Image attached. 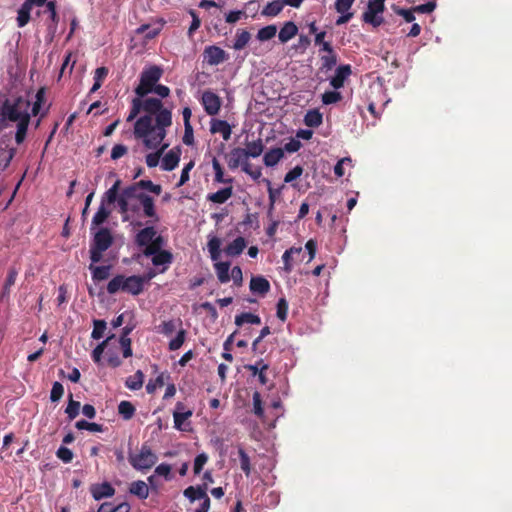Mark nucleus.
<instances>
[{
    "mask_svg": "<svg viewBox=\"0 0 512 512\" xmlns=\"http://www.w3.org/2000/svg\"><path fill=\"white\" fill-rule=\"evenodd\" d=\"M145 190L158 196L162 192V187L151 180H140L122 190L118 206L124 222L129 221L140 227L143 223L136 221L139 217L149 218L151 223L160 221L154 199L145 193Z\"/></svg>",
    "mask_w": 512,
    "mask_h": 512,
    "instance_id": "nucleus-1",
    "label": "nucleus"
},
{
    "mask_svg": "<svg viewBox=\"0 0 512 512\" xmlns=\"http://www.w3.org/2000/svg\"><path fill=\"white\" fill-rule=\"evenodd\" d=\"M172 125V113L170 110L162 111L158 116L144 115L138 118L134 124V136L140 139L149 150L161 148L165 151L169 143H164L167 128Z\"/></svg>",
    "mask_w": 512,
    "mask_h": 512,
    "instance_id": "nucleus-2",
    "label": "nucleus"
},
{
    "mask_svg": "<svg viewBox=\"0 0 512 512\" xmlns=\"http://www.w3.org/2000/svg\"><path fill=\"white\" fill-rule=\"evenodd\" d=\"M31 101L24 97H18L14 100H5L0 109V122H15L17 129L15 141L22 144L26 138L28 126L31 120L30 113Z\"/></svg>",
    "mask_w": 512,
    "mask_h": 512,
    "instance_id": "nucleus-3",
    "label": "nucleus"
},
{
    "mask_svg": "<svg viewBox=\"0 0 512 512\" xmlns=\"http://www.w3.org/2000/svg\"><path fill=\"white\" fill-rule=\"evenodd\" d=\"M145 278L142 276H124L117 275L113 277L107 284V292L109 294H116L119 291L126 292L132 295H139L144 288Z\"/></svg>",
    "mask_w": 512,
    "mask_h": 512,
    "instance_id": "nucleus-4",
    "label": "nucleus"
},
{
    "mask_svg": "<svg viewBox=\"0 0 512 512\" xmlns=\"http://www.w3.org/2000/svg\"><path fill=\"white\" fill-rule=\"evenodd\" d=\"M221 240L213 235H208L207 249L210 258L213 261V267L220 283H227L230 281V263L228 261H219L221 256Z\"/></svg>",
    "mask_w": 512,
    "mask_h": 512,
    "instance_id": "nucleus-5",
    "label": "nucleus"
},
{
    "mask_svg": "<svg viewBox=\"0 0 512 512\" xmlns=\"http://www.w3.org/2000/svg\"><path fill=\"white\" fill-rule=\"evenodd\" d=\"M157 332L165 336H171L174 332H177L176 336L169 342V350L176 351L184 343L186 337V331L182 328V321L180 319H170L162 322L157 327Z\"/></svg>",
    "mask_w": 512,
    "mask_h": 512,
    "instance_id": "nucleus-6",
    "label": "nucleus"
},
{
    "mask_svg": "<svg viewBox=\"0 0 512 512\" xmlns=\"http://www.w3.org/2000/svg\"><path fill=\"white\" fill-rule=\"evenodd\" d=\"M157 459V455L146 444L141 446L138 453L129 455L131 466L138 471L151 469L156 464Z\"/></svg>",
    "mask_w": 512,
    "mask_h": 512,
    "instance_id": "nucleus-7",
    "label": "nucleus"
},
{
    "mask_svg": "<svg viewBox=\"0 0 512 512\" xmlns=\"http://www.w3.org/2000/svg\"><path fill=\"white\" fill-rule=\"evenodd\" d=\"M162 69L158 66H151L141 73L140 83L135 89V93L139 97H144L152 92L153 87L162 76Z\"/></svg>",
    "mask_w": 512,
    "mask_h": 512,
    "instance_id": "nucleus-8",
    "label": "nucleus"
},
{
    "mask_svg": "<svg viewBox=\"0 0 512 512\" xmlns=\"http://www.w3.org/2000/svg\"><path fill=\"white\" fill-rule=\"evenodd\" d=\"M162 247L163 246L155 245L143 250V254L147 257H151L152 264L160 268L159 271L161 273L167 270L173 258L172 254L169 251L162 250Z\"/></svg>",
    "mask_w": 512,
    "mask_h": 512,
    "instance_id": "nucleus-9",
    "label": "nucleus"
},
{
    "mask_svg": "<svg viewBox=\"0 0 512 512\" xmlns=\"http://www.w3.org/2000/svg\"><path fill=\"white\" fill-rule=\"evenodd\" d=\"M385 10L384 2L381 0H369L367 9L363 13L362 19L365 23L373 27H379L383 21V12Z\"/></svg>",
    "mask_w": 512,
    "mask_h": 512,
    "instance_id": "nucleus-10",
    "label": "nucleus"
},
{
    "mask_svg": "<svg viewBox=\"0 0 512 512\" xmlns=\"http://www.w3.org/2000/svg\"><path fill=\"white\" fill-rule=\"evenodd\" d=\"M135 243L139 247L148 248L150 246H163L164 239L162 236L158 235L157 230L154 226H146L142 228L135 236Z\"/></svg>",
    "mask_w": 512,
    "mask_h": 512,
    "instance_id": "nucleus-11",
    "label": "nucleus"
},
{
    "mask_svg": "<svg viewBox=\"0 0 512 512\" xmlns=\"http://www.w3.org/2000/svg\"><path fill=\"white\" fill-rule=\"evenodd\" d=\"M203 59L208 65L216 66L228 60L229 55L222 48L216 45H210L205 47Z\"/></svg>",
    "mask_w": 512,
    "mask_h": 512,
    "instance_id": "nucleus-12",
    "label": "nucleus"
},
{
    "mask_svg": "<svg viewBox=\"0 0 512 512\" xmlns=\"http://www.w3.org/2000/svg\"><path fill=\"white\" fill-rule=\"evenodd\" d=\"M201 104L208 115L215 116L219 113L222 102L216 93L206 90L202 93Z\"/></svg>",
    "mask_w": 512,
    "mask_h": 512,
    "instance_id": "nucleus-13",
    "label": "nucleus"
},
{
    "mask_svg": "<svg viewBox=\"0 0 512 512\" xmlns=\"http://www.w3.org/2000/svg\"><path fill=\"white\" fill-rule=\"evenodd\" d=\"M43 12L48 13L50 23L47 24V33L52 40L56 34L57 31V25L59 22V16L57 14V4L56 1H49L46 3V8Z\"/></svg>",
    "mask_w": 512,
    "mask_h": 512,
    "instance_id": "nucleus-14",
    "label": "nucleus"
},
{
    "mask_svg": "<svg viewBox=\"0 0 512 512\" xmlns=\"http://www.w3.org/2000/svg\"><path fill=\"white\" fill-rule=\"evenodd\" d=\"M248 157L246 155V152L244 148H233L228 156L227 164L228 167L232 170L241 167L243 168L247 164H249Z\"/></svg>",
    "mask_w": 512,
    "mask_h": 512,
    "instance_id": "nucleus-15",
    "label": "nucleus"
},
{
    "mask_svg": "<svg viewBox=\"0 0 512 512\" xmlns=\"http://www.w3.org/2000/svg\"><path fill=\"white\" fill-rule=\"evenodd\" d=\"M352 74L351 66L346 65H340L336 68L335 74L330 79V85L335 90H338L342 88L345 84V81L350 77Z\"/></svg>",
    "mask_w": 512,
    "mask_h": 512,
    "instance_id": "nucleus-16",
    "label": "nucleus"
},
{
    "mask_svg": "<svg viewBox=\"0 0 512 512\" xmlns=\"http://www.w3.org/2000/svg\"><path fill=\"white\" fill-rule=\"evenodd\" d=\"M180 157L181 149L179 147L172 148L163 156L161 161V169L163 171L174 170L180 162Z\"/></svg>",
    "mask_w": 512,
    "mask_h": 512,
    "instance_id": "nucleus-17",
    "label": "nucleus"
},
{
    "mask_svg": "<svg viewBox=\"0 0 512 512\" xmlns=\"http://www.w3.org/2000/svg\"><path fill=\"white\" fill-rule=\"evenodd\" d=\"M92 497L99 501L104 498L112 497L115 494V489L109 482L93 484L90 488Z\"/></svg>",
    "mask_w": 512,
    "mask_h": 512,
    "instance_id": "nucleus-18",
    "label": "nucleus"
},
{
    "mask_svg": "<svg viewBox=\"0 0 512 512\" xmlns=\"http://www.w3.org/2000/svg\"><path fill=\"white\" fill-rule=\"evenodd\" d=\"M113 242L112 235L107 228L99 229L93 239L92 246L99 248V250H107Z\"/></svg>",
    "mask_w": 512,
    "mask_h": 512,
    "instance_id": "nucleus-19",
    "label": "nucleus"
},
{
    "mask_svg": "<svg viewBox=\"0 0 512 512\" xmlns=\"http://www.w3.org/2000/svg\"><path fill=\"white\" fill-rule=\"evenodd\" d=\"M192 416L191 410H184V405L181 402L176 404V409L173 413L174 427L180 431H186L184 422Z\"/></svg>",
    "mask_w": 512,
    "mask_h": 512,
    "instance_id": "nucleus-20",
    "label": "nucleus"
},
{
    "mask_svg": "<svg viewBox=\"0 0 512 512\" xmlns=\"http://www.w3.org/2000/svg\"><path fill=\"white\" fill-rule=\"evenodd\" d=\"M210 132L212 134H221L223 140L227 141L231 137L232 129L227 121L212 119L210 122Z\"/></svg>",
    "mask_w": 512,
    "mask_h": 512,
    "instance_id": "nucleus-21",
    "label": "nucleus"
},
{
    "mask_svg": "<svg viewBox=\"0 0 512 512\" xmlns=\"http://www.w3.org/2000/svg\"><path fill=\"white\" fill-rule=\"evenodd\" d=\"M142 109L148 113L147 115H151L152 117H156L162 111L167 110L166 108H163L161 100L157 98H147L142 101Z\"/></svg>",
    "mask_w": 512,
    "mask_h": 512,
    "instance_id": "nucleus-22",
    "label": "nucleus"
},
{
    "mask_svg": "<svg viewBox=\"0 0 512 512\" xmlns=\"http://www.w3.org/2000/svg\"><path fill=\"white\" fill-rule=\"evenodd\" d=\"M250 290L254 294L265 295L270 290V283L262 276L252 277L250 280Z\"/></svg>",
    "mask_w": 512,
    "mask_h": 512,
    "instance_id": "nucleus-23",
    "label": "nucleus"
},
{
    "mask_svg": "<svg viewBox=\"0 0 512 512\" xmlns=\"http://www.w3.org/2000/svg\"><path fill=\"white\" fill-rule=\"evenodd\" d=\"M298 33L297 25L292 21H287L281 27L278 38L281 43H287L292 38H294Z\"/></svg>",
    "mask_w": 512,
    "mask_h": 512,
    "instance_id": "nucleus-24",
    "label": "nucleus"
},
{
    "mask_svg": "<svg viewBox=\"0 0 512 512\" xmlns=\"http://www.w3.org/2000/svg\"><path fill=\"white\" fill-rule=\"evenodd\" d=\"M246 246V240L243 237L239 236L225 247L224 252L227 256L235 257L240 255L244 251Z\"/></svg>",
    "mask_w": 512,
    "mask_h": 512,
    "instance_id": "nucleus-25",
    "label": "nucleus"
},
{
    "mask_svg": "<svg viewBox=\"0 0 512 512\" xmlns=\"http://www.w3.org/2000/svg\"><path fill=\"white\" fill-rule=\"evenodd\" d=\"M284 157V150L282 148H273L268 150L263 157V162L267 167L277 165Z\"/></svg>",
    "mask_w": 512,
    "mask_h": 512,
    "instance_id": "nucleus-26",
    "label": "nucleus"
},
{
    "mask_svg": "<svg viewBox=\"0 0 512 512\" xmlns=\"http://www.w3.org/2000/svg\"><path fill=\"white\" fill-rule=\"evenodd\" d=\"M233 194V189L231 186L222 188L215 193H210L207 195V200L216 204H223L229 198H231Z\"/></svg>",
    "mask_w": 512,
    "mask_h": 512,
    "instance_id": "nucleus-27",
    "label": "nucleus"
},
{
    "mask_svg": "<svg viewBox=\"0 0 512 512\" xmlns=\"http://www.w3.org/2000/svg\"><path fill=\"white\" fill-rule=\"evenodd\" d=\"M284 7L283 0H274L263 7L261 15L265 17H276L282 12Z\"/></svg>",
    "mask_w": 512,
    "mask_h": 512,
    "instance_id": "nucleus-28",
    "label": "nucleus"
},
{
    "mask_svg": "<svg viewBox=\"0 0 512 512\" xmlns=\"http://www.w3.org/2000/svg\"><path fill=\"white\" fill-rule=\"evenodd\" d=\"M206 485L205 486H189L184 490V496L188 498L191 502H194L196 500H203L205 497H207L206 493Z\"/></svg>",
    "mask_w": 512,
    "mask_h": 512,
    "instance_id": "nucleus-29",
    "label": "nucleus"
},
{
    "mask_svg": "<svg viewBox=\"0 0 512 512\" xmlns=\"http://www.w3.org/2000/svg\"><path fill=\"white\" fill-rule=\"evenodd\" d=\"M244 150L246 152L248 159L259 157L264 150V144L262 139L258 138L255 141L248 142Z\"/></svg>",
    "mask_w": 512,
    "mask_h": 512,
    "instance_id": "nucleus-30",
    "label": "nucleus"
},
{
    "mask_svg": "<svg viewBox=\"0 0 512 512\" xmlns=\"http://www.w3.org/2000/svg\"><path fill=\"white\" fill-rule=\"evenodd\" d=\"M322 122L323 115L318 109H311L304 116V123L308 127H319Z\"/></svg>",
    "mask_w": 512,
    "mask_h": 512,
    "instance_id": "nucleus-31",
    "label": "nucleus"
},
{
    "mask_svg": "<svg viewBox=\"0 0 512 512\" xmlns=\"http://www.w3.org/2000/svg\"><path fill=\"white\" fill-rule=\"evenodd\" d=\"M129 492L140 499H146L149 496L148 484L142 480H137L131 483Z\"/></svg>",
    "mask_w": 512,
    "mask_h": 512,
    "instance_id": "nucleus-32",
    "label": "nucleus"
},
{
    "mask_svg": "<svg viewBox=\"0 0 512 512\" xmlns=\"http://www.w3.org/2000/svg\"><path fill=\"white\" fill-rule=\"evenodd\" d=\"M144 382V374L141 370H137L134 375L129 376L125 381V386L136 391L142 388Z\"/></svg>",
    "mask_w": 512,
    "mask_h": 512,
    "instance_id": "nucleus-33",
    "label": "nucleus"
},
{
    "mask_svg": "<svg viewBox=\"0 0 512 512\" xmlns=\"http://www.w3.org/2000/svg\"><path fill=\"white\" fill-rule=\"evenodd\" d=\"M302 253L301 247H291L290 249H287L283 255L282 260L284 263L283 270L286 273H290L293 269L292 259L294 254H300Z\"/></svg>",
    "mask_w": 512,
    "mask_h": 512,
    "instance_id": "nucleus-34",
    "label": "nucleus"
},
{
    "mask_svg": "<svg viewBox=\"0 0 512 512\" xmlns=\"http://www.w3.org/2000/svg\"><path fill=\"white\" fill-rule=\"evenodd\" d=\"M110 210L107 209V207L105 206V203L103 201H101V204L100 206L98 207L96 213L94 214L93 218H92V227H97L101 224H103L107 218L109 217L110 215Z\"/></svg>",
    "mask_w": 512,
    "mask_h": 512,
    "instance_id": "nucleus-35",
    "label": "nucleus"
},
{
    "mask_svg": "<svg viewBox=\"0 0 512 512\" xmlns=\"http://www.w3.org/2000/svg\"><path fill=\"white\" fill-rule=\"evenodd\" d=\"M89 270L92 273V278L94 281H102L109 277L110 275V266H94L90 264Z\"/></svg>",
    "mask_w": 512,
    "mask_h": 512,
    "instance_id": "nucleus-36",
    "label": "nucleus"
},
{
    "mask_svg": "<svg viewBox=\"0 0 512 512\" xmlns=\"http://www.w3.org/2000/svg\"><path fill=\"white\" fill-rule=\"evenodd\" d=\"M251 34L246 30H238L235 35L233 49L242 50L250 41Z\"/></svg>",
    "mask_w": 512,
    "mask_h": 512,
    "instance_id": "nucleus-37",
    "label": "nucleus"
},
{
    "mask_svg": "<svg viewBox=\"0 0 512 512\" xmlns=\"http://www.w3.org/2000/svg\"><path fill=\"white\" fill-rule=\"evenodd\" d=\"M254 324L259 325L261 323V319L258 315L252 313H242L235 317V324L238 326H242L243 324Z\"/></svg>",
    "mask_w": 512,
    "mask_h": 512,
    "instance_id": "nucleus-38",
    "label": "nucleus"
},
{
    "mask_svg": "<svg viewBox=\"0 0 512 512\" xmlns=\"http://www.w3.org/2000/svg\"><path fill=\"white\" fill-rule=\"evenodd\" d=\"M212 168H213V171H214V180H215V182H217V183H228V184L232 183V181H233L232 178H224L223 168H222L220 162L216 158H213V160H212Z\"/></svg>",
    "mask_w": 512,
    "mask_h": 512,
    "instance_id": "nucleus-39",
    "label": "nucleus"
},
{
    "mask_svg": "<svg viewBox=\"0 0 512 512\" xmlns=\"http://www.w3.org/2000/svg\"><path fill=\"white\" fill-rule=\"evenodd\" d=\"M118 413L124 420H129L135 414V407L129 401H121L118 405Z\"/></svg>",
    "mask_w": 512,
    "mask_h": 512,
    "instance_id": "nucleus-40",
    "label": "nucleus"
},
{
    "mask_svg": "<svg viewBox=\"0 0 512 512\" xmlns=\"http://www.w3.org/2000/svg\"><path fill=\"white\" fill-rule=\"evenodd\" d=\"M276 25H268L258 30L257 39L261 42L268 41L276 36Z\"/></svg>",
    "mask_w": 512,
    "mask_h": 512,
    "instance_id": "nucleus-41",
    "label": "nucleus"
},
{
    "mask_svg": "<svg viewBox=\"0 0 512 512\" xmlns=\"http://www.w3.org/2000/svg\"><path fill=\"white\" fill-rule=\"evenodd\" d=\"M108 75V69L106 67H99L94 73V84L90 90V93L96 92L102 85L103 80Z\"/></svg>",
    "mask_w": 512,
    "mask_h": 512,
    "instance_id": "nucleus-42",
    "label": "nucleus"
},
{
    "mask_svg": "<svg viewBox=\"0 0 512 512\" xmlns=\"http://www.w3.org/2000/svg\"><path fill=\"white\" fill-rule=\"evenodd\" d=\"M129 330H126L119 339V344L122 348L123 357L128 358L132 356L131 339L128 337Z\"/></svg>",
    "mask_w": 512,
    "mask_h": 512,
    "instance_id": "nucleus-43",
    "label": "nucleus"
},
{
    "mask_svg": "<svg viewBox=\"0 0 512 512\" xmlns=\"http://www.w3.org/2000/svg\"><path fill=\"white\" fill-rule=\"evenodd\" d=\"M342 100V95L340 92L334 91H326L321 96V101L324 105L335 104Z\"/></svg>",
    "mask_w": 512,
    "mask_h": 512,
    "instance_id": "nucleus-44",
    "label": "nucleus"
},
{
    "mask_svg": "<svg viewBox=\"0 0 512 512\" xmlns=\"http://www.w3.org/2000/svg\"><path fill=\"white\" fill-rule=\"evenodd\" d=\"M78 430H88L90 432H102V425L94 422H88L86 420H79L75 424Z\"/></svg>",
    "mask_w": 512,
    "mask_h": 512,
    "instance_id": "nucleus-45",
    "label": "nucleus"
},
{
    "mask_svg": "<svg viewBox=\"0 0 512 512\" xmlns=\"http://www.w3.org/2000/svg\"><path fill=\"white\" fill-rule=\"evenodd\" d=\"M194 166H195L194 160H190L187 164L184 165V167L181 171L180 179L176 185L177 187H181L189 181L190 172L194 168Z\"/></svg>",
    "mask_w": 512,
    "mask_h": 512,
    "instance_id": "nucleus-46",
    "label": "nucleus"
},
{
    "mask_svg": "<svg viewBox=\"0 0 512 512\" xmlns=\"http://www.w3.org/2000/svg\"><path fill=\"white\" fill-rule=\"evenodd\" d=\"M120 180H117L112 187H110L104 194V197L102 199L103 202L107 201L109 204L114 203L116 200L118 201L119 197L117 198L118 189L120 186Z\"/></svg>",
    "mask_w": 512,
    "mask_h": 512,
    "instance_id": "nucleus-47",
    "label": "nucleus"
},
{
    "mask_svg": "<svg viewBox=\"0 0 512 512\" xmlns=\"http://www.w3.org/2000/svg\"><path fill=\"white\" fill-rule=\"evenodd\" d=\"M322 68L326 70L332 69L337 63V55L334 51L321 55Z\"/></svg>",
    "mask_w": 512,
    "mask_h": 512,
    "instance_id": "nucleus-48",
    "label": "nucleus"
},
{
    "mask_svg": "<svg viewBox=\"0 0 512 512\" xmlns=\"http://www.w3.org/2000/svg\"><path fill=\"white\" fill-rule=\"evenodd\" d=\"M238 454L240 458V467L242 471L246 474V476H249L251 473L250 458L242 448H239Z\"/></svg>",
    "mask_w": 512,
    "mask_h": 512,
    "instance_id": "nucleus-49",
    "label": "nucleus"
},
{
    "mask_svg": "<svg viewBox=\"0 0 512 512\" xmlns=\"http://www.w3.org/2000/svg\"><path fill=\"white\" fill-rule=\"evenodd\" d=\"M17 275H18V270L14 267H11L9 269L8 276H7L5 284L3 286V295L9 294L10 288L15 284Z\"/></svg>",
    "mask_w": 512,
    "mask_h": 512,
    "instance_id": "nucleus-50",
    "label": "nucleus"
},
{
    "mask_svg": "<svg viewBox=\"0 0 512 512\" xmlns=\"http://www.w3.org/2000/svg\"><path fill=\"white\" fill-rule=\"evenodd\" d=\"M44 94H45L44 93V89H40V90L37 91L36 96H35L36 99L30 105L31 117L32 116H36L39 113L41 105H42V103L44 101Z\"/></svg>",
    "mask_w": 512,
    "mask_h": 512,
    "instance_id": "nucleus-51",
    "label": "nucleus"
},
{
    "mask_svg": "<svg viewBox=\"0 0 512 512\" xmlns=\"http://www.w3.org/2000/svg\"><path fill=\"white\" fill-rule=\"evenodd\" d=\"M276 315L282 321H286L288 315V302L285 298H280L277 302Z\"/></svg>",
    "mask_w": 512,
    "mask_h": 512,
    "instance_id": "nucleus-52",
    "label": "nucleus"
},
{
    "mask_svg": "<svg viewBox=\"0 0 512 512\" xmlns=\"http://www.w3.org/2000/svg\"><path fill=\"white\" fill-rule=\"evenodd\" d=\"M105 330H106V322L104 320H94L91 337L93 339L98 340L103 337Z\"/></svg>",
    "mask_w": 512,
    "mask_h": 512,
    "instance_id": "nucleus-53",
    "label": "nucleus"
},
{
    "mask_svg": "<svg viewBox=\"0 0 512 512\" xmlns=\"http://www.w3.org/2000/svg\"><path fill=\"white\" fill-rule=\"evenodd\" d=\"M15 154V148H9L7 151H3L0 155V168L6 169L9 166Z\"/></svg>",
    "mask_w": 512,
    "mask_h": 512,
    "instance_id": "nucleus-54",
    "label": "nucleus"
},
{
    "mask_svg": "<svg viewBox=\"0 0 512 512\" xmlns=\"http://www.w3.org/2000/svg\"><path fill=\"white\" fill-rule=\"evenodd\" d=\"M142 97H137L132 100V107L130 110V113L127 117V121L130 122L136 118V116L139 114L140 110L142 109Z\"/></svg>",
    "mask_w": 512,
    "mask_h": 512,
    "instance_id": "nucleus-55",
    "label": "nucleus"
},
{
    "mask_svg": "<svg viewBox=\"0 0 512 512\" xmlns=\"http://www.w3.org/2000/svg\"><path fill=\"white\" fill-rule=\"evenodd\" d=\"M64 393L63 385L60 382H54L52 385V389L50 392V400L52 402H57L61 399Z\"/></svg>",
    "mask_w": 512,
    "mask_h": 512,
    "instance_id": "nucleus-56",
    "label": "nucleus"
},
{
    "mask_svg": "<svg viewBox=\"0 0 512 512\" xmlns=\"http://www.w3.org/2000/svg\"><path fill=\"white\" fill-rule=\"evenodd\" d=\"M79 409L80 403L71 398L68 402L65 413L68 415V418L72 420L79 414Z\"/></svg>",
    "mask_w": 512,
    "mask_h": 512,
    "instance_id": "nucleus-57",
    "label": "nucleus"
},
{
    "mask_svg": "<svg viewBox=\"0 0 512 512\" xmlns=\"http://www.w3.org/2000/svg\"><path fill=\"white\" fill-rule=\"evenodd\" d=\"M208 461V455L206 453H200L196 456L195 460H194V465H193V470H194V473L195 474H199L204 465L207 463Z\"/></svg>",
    "mask_w": 512,
    "mask_h": 512,
    "instance_id": "nucleus-58",
    "label": "nucleus"
},
{
    "mask_svg": "<svg viewBox=\"0 0 512 512\" xmlns=\"http://www.w3.org/2000/svg\"><path fill=\"white\" fill-rule=\"evenodd\" d=\"M155 475L157 476H162L164 477L166 480H171L172 479V476H171V465L167 464V463H161L159 464L156 468H155V471H154Z\"/></svg>",
    "mask_w": 512,
    "mask_h": 512,
    "instance_id": "nucleus-59",
    "label": "nucleus"
},
{
    "mask_svg": "<svg viewBox=\"0 0 512 512\" xmlns=\"http://www.w3.org/2000/svg\"><path fill=\"white\" fill-rule=\"evenodd\" d=\"M56 456L64 463H70L73 459V452L65 446H60L56 452Z\"/></svg>",
    "mask_w": 512,
    "mask_h": 512,
    "instance_id": "nucleus-60",
    "label": "nucleus"
},
{
    "mask_svg": "<svg viewBox=\"0 0 512 512\" xmlns=\"http://www.w3.org/2000/svg\"><path fill=\"white\" fill-rule=\"evenodd\" d=\"M110 338H107L106 340H104L103 342H101L100 344H98L94 350L92 351V359L95 363L97 364H100L101 362V358H102V354L104 352V349H105V346L107 344V342L109 341Z\"/></svg>",
    "mask_w": 512,
    "mask_h": 512,
    "instance_id": "nucleus-61",
    "label": "nucleus"
},
{
    "mask_svg": "<svg viewBox=\"0 0 512 512\" xmlns=\"http://www.w3.org/2000/svg\"><path fill=\"white\" fill-rule=\"evenodd\" d=\"M354 0H336L335 9L338 13L344 14L346 12H350Z\"/></svg>",
    "mask_w": 512,
    "mask_h": 512,
    "instance_id": "nucleus-62",
    "label": "nucleus"
},
{
    "mask_svg": "<svg viewBox=\"0 0 512 512\" xmlns=\"http://www.w3.org/2000/svg\"><path fill=\"white\" fill-rule=\"evenodd\" d=\"M155 153H149L146 156V164L148 167L153 168L159 164V159L164 151H161V148L156 149Z\"/></svg>",
    "mask_w": 512,
    "mask_h": 512,
    "instance_id": "nucleus-63",
    "label": "nucleus"
},
{
    "mask_svg": "<svg viewBox=\"0 0 512 512\" xmlns=\"http://www.w3.org/2000/svg\"><path fill=\"white\" fill-rule=\"evenodd\" d=\"M303 173V168L301 166H295L289 172L286 173L284 177V181L286 183H291L294 180L298 179Z\"/></svg>",
    "mask_w": 512,
    "mask_h": 512,
    "instance_id": "nucleus-64",
    "label": "nucleus"
}]
</instances>
